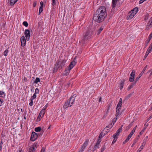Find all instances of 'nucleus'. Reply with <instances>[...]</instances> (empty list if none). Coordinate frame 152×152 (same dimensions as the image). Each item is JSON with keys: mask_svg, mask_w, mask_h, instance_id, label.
I'll use <instances>...</instances> for the list:
<instances>
[{"mask_svg": "<svg viewBox=\"0 0 152 152\" xmlns=\"http://www.w3.org/2000/svg\"><path fill=\"white\" fill-rule=\"evenodd\" d=\"M104 134H103V132H102L99 135V137L100 138H102L104 135Z\"/></svg>", "mask_w": 152, "mask_h": 152, "instance_id": "4c0bfd02", "label": "nucleus"}, {"mask_svg": "<svg viewBox=\"0 0 152 152\" xmlns=\"http://www.w3.org/2000/svg\"><path fill=\"white\" fill-rule=\"evenodd\" d=\"M119 102H122V99L121 98H120L119 100Z\"/></svg>", "mask_w": 152, "mask_h": 152, "instance_id": "bf43d9fd", "label": "nucleus"}, {"mask_svg": "<svg viewBox=\"0 0 152 152\" xmlns=\"http://www.w3.org/2000/svg\"><path fill=\"white\" fill-rule=\"evenodd\" d=\"M145 144V142H143L142 144L141 145L138 150L137 152H140L141 150L143 149V147L144 146Z\"/></svg>", "mask_w": 152, "mask_h": 152, "instance_id": "f3484780", "label": "nucleus"}, {"mask_svg": "<svg viewBox=\"0 0 152 152\" xmlns=\"http://www.w3.org/2000/svg\"><path fill=\"white\" fill-rule=\"evenodd\" d=\"M75 96H72L68 99L64 103L63 108L66 109L69 107L72 106L75 101Z\"/></svg>", "mask_w": 152, "mask_h": 152, "instance_id": "7ed1b4c3", "label": "nucleus"}, {"mask_svg": "<svg viewBox=\"0 0 152 152\" xmlns=\"http://www.w3.org/2000/svg\"><path fill=\"white\" fill-rule=\"evenodd\" d=\"M70 70H69V68L68 69L66 70L65 71L64 73L63 74V75H68L69 73V71Z\"/></svg>", "mask_w": 152, "mask_h": 152, "instance_id": "b1692460", "label": "nucleus"}, {"mask_svg": "<svg viewBox=\"0 0 152 152\" xmlns=\"http://www.w3.org/2000/svg\"><path fill=\"white\" fill-rule=\"evenodd\" d=\"M120 111H116V116L117 117L119 115Z\"/></svg>", "mask_w": 152, "mask_h": 152, "instance_id": "09e8293b", "label": "nucleus"}, {"mask_svg": "<svg viewBox=\"0 0 152 152\" xmlns=\"http://www.w3.org/2000/svg\"><path fill=\"white\" fill-rule=\"evenodd\" d=\"M138 11V8L137 7H136L134 8L132 10H131V11L135 13V14H136L137 12Z\"/></svg>", "mask_w": 152, "mask_h": 152, "instance_id": "4be33fe9", "label": "nucleus"}, {"mask_svg": "<svg viewBox=\"0 0 152 152\" xmlns=\"http://www.w3.org/2000/svg\"><path fill=\"white\" fill-rule=\"evenodd\" d=\"M30 100H31V102L29 103V105H30V106H32L33 105V100H32V99H30Z\"/></svg>", "mask_w": 152, "mask_h": 152, "instance_id": "c03bdc74", "label": "nucleus"}, {"mask_svg": "<svg viewBox=\"0 0 152 152\" xmlns=\"http://www.w3.org/2000/svg\"><path fill=\"white\" fill-rule=\"evenodd\" d=\"M89 142L88 140H87L85 142L83 145L82 146L81 148L79 150V152H82L84 151V149L88 145Z\"/></svg>", "mask_w": 152, "mask_h": 152, "instance_id": "39448f33", "label": "nucleus"}, {"mask_svg": "<svg viewBox=\"0 0 152 152\" xmlns=\"http://www.w3.org/2000/svg\"><path fill=\"white\" fill-rule=\"evenodd\" d=\"M118 134H117L116 133H115V134H114L113 135V138H117L118 137V136L119 135H117Z\"/></svg>", "mask_w": 152, "mask_h": 152, "instance_id": "f704fd0d", "label": "nucleus"}, {"mask_svg": "<svg viewBox=\"0 0 152 152\" xmlns=\"http://www.w3.org/2000/svg\"><path fill=\"white\" fill-rule=\"evenodd\" d=\"M122 127H120L119 129H118L117 130V132L116 133L118 134L117 135H119V133L121 131V130H122Z\"/></svg>", "mask_w": 152, "mask_h": 152, "instance_id": "c85d7f7f", "label": "nucleus"}, {"mask_svg": "<svg viewBox=\"0 0 152 152\" xmlns=\"http://www.w3.org/2000/svg\"><path fill=\"white\" fill-rule=\"evenodd\" d=\"M152 118V115H151L148 118V120H149L150 119H151Z\"/></svg>", "mask_w": 152, "mask_h": 152, "instance_id": "680f3d73", "label": "nucleus"}, {"mask_svg": "<svg viewBox=\"0 0 152 152\" xmlns=\"http://www.w3.org/2000/svg\"><path fill=\"white\" fill-rule=\"evenodd\" d=\"M130 139V138L127 137L126 139L125 140V142H127Z\"/></svg>", "mask_w": 152, "mask_h": 152, "instance_id": "4d7b16f0", "label": "nucleus"}, {"mask_svg": "<svg viewBox=\"0 0 152 152\" xmlns=\"http://www.w3.org/2000/svg\"><path fill=\"white\" fill-rule=\"evenodd\" d=\"M148 54L147 53H146L145 54V56L144 58V60H145L146 58L147 57L148 55Z\"/></svg>", "mask_w": 152, "mask_h": 152, "instance_id": "864d4df0", "label": "nucleus"}, {"mask_svg": "<svg viewBox=\"0 0 152 152\" xmlns=\"http://www.w3.org/2000/svg\"><path fill=\"white\" fill-rule=\"evenodd\" d=\"M135 15V13L131 11L129 13L128 16L131 19Z\"/></svg>", "mask_w": 152, "mask_h": 152, "instance_id": "dca6fc26", "label": "nucleus"}, {"mask_svg": "<svg viewBox=\"0 0 152 152\" xmlns=\"http://www.w3.org/2000/svg\"><path fill=\"white\" fill-rule=\"evenodd\" d=\"M152 49L151 48V46H149L148 48L147 51L146 52V53L149 54L152 51Z\"/></svg>", "mask_w": 152, "mask_h": 152, "instance_id": "393cba45", "label": "nucleus"}, {"mask_svg": "<svg viewBox=\"0 0 152 152\" xmlns=\"http://www.w3.org/2000/svg\"><path fill=\"white\" fill-rule=\"evenodd\" d=\"M43 4L42 2L41 1L40 3L39 8V14H40L42 11L43 10Z\"/></svg>", "mask_w": 152, "mask_h": 152, "instance_id": "4468645a", "label": "nucleus"}, {"mask_svg": "<svg viewBox=\"0 0 152 152\" xmlns=\"http://www.w3.org/2000/svg\"><path fill=\"white\" fill-rule=\"evenodd\" d=\"M41 129V128L40 127H36L35 128V131L36 132H39L40 131Z\"/></svg>", "mask_w": 152, "mask_h": 152, "instance_id": "bb28decb", "label": "nucleus"}, {"mask_svg": "<svg viewBox=\"0 0 152 152\" xmlns=\"http://www.w3.org/2000/svg\"><path fill=\"white\" fill-rule=\"evenodd\" d=\"M76 64V62L74 59L69 64L68 67L69 70L71 69Z\"/></svg>", "mask_w": 152, "mask_h": 152, "instance_id": "9b49d317", "label": "nucleus"}, {"mask_svg": "<svg viewBox=\"0 0 152 152\" xmlns=\"http://www.w3.org/2000/svg\"><path fill=\"white\" fill-rule=\"evenodd\" d=\"M137 142V141L136 140H135L134 141V142L133 143V144H132V145L131 146V147H133V146L134 145H135V144L136 143V142Z\"/></svg>", "mask_w": 152, "mask_h": 152, "instance_id": "8fccbe9b", "label": "nucleus"}, {"mask_svg": "<svg viewBox=\"0 0 152 152\" xmlns=\"http://www.w3.org/2000/svg\"><path fill=\"white\" fill-rule=\"evenodd\" d=\"M3 102V100L0 99V106H1L2 105V104Z\"/></svg>", "mask_w": 152, "mask_h": 152, "instance_id": "603ef678", "label": "nucleus"}, {"mask_svg": "<svg viewBox=\"0 0 152 152\" xmlns=\"http://www.w3.org/2000/svg\"><path fill=\"white\" fill-rule=\"evenodd\" d=\"M20 41L21 46L22 47L24 46L26 44V39L24 36H23L21 37Z\"/></svg>", "mask_w": 152, "mask_h": 152, "instance_id": "1a4fd4ad", "label": "nucleus"}, {"mask_svg": "<svg viewBox=\"0 0 152 152\" xmlns=\"http://www.w3.org/2000/svg\"><path fill=\"white\" fill-rule=\"evenodd\" d=\"M99 148V145L96 144L94 146V148H93V151H94L95 150L98 149Z\"/></svg>", "mask_w": 152, "mask_h": 152, "instance_id": "cd10ccee", "label": "nucleus"}, {"mask_svg": "<svg viewBox=\"0 0 152 152\" xmlns=\"http://www.w3.org/2000/svg\"><path fill=\"white\" fill-rule=\"evenodd\" d=\"M23 24L26 27H27L28 25V23L26 21H25L24 22H23Z\"/></svg>", "mask_w": 152, "mask_h": 152, "instance_id": "2f4dec72", "label": "nucleus"}, {"mask_svg": "<svg viewBox=\"0 0 152 152\" xmlns=\"http://www.w3.org/2000/svg\"><path fill=\"white\" fill-rule=\"evenodd\" d=\"M137 126H136L133 129L132 131L130 133V134L133 135V134H134V133L135 132V130L136 129Z\"/></svg>", "mask_w": 152, "mask_h": 152, "instance_id": "a878e982", "label": "nucleus"}, {"mask_svg": "<svg viewBox=\"0 0 152 152\" xmlns=\"http://www.w3.org/2000/svg\"><path fill=\"white\" fill-rule=\"evenodd\" d=\"M117 139V138H114L112 142V144H113V143H114L116 141Z\"/></svg>", "mask_w": 152, "mask_h": 152, "instance_id": "a18cd8bd", "label": "nucleus"}, {"mask_svg": "<svg viewBox=\"0 0 152 152\" xmlns=\"http://www.w3.org/2000/svg\"><path fill=\"white\" fill-rule=\"evenodd\" d=\"M39 90L37 88H36L35 89V92L34 94H38V93L39 92Z\"/></svg>", "mask_w": 152, "mask_h": 152, "instance_id": "a19ab883", "label": "nucleus"}, {"mask_svg": "<svg viewBox=\"0 0 152 152\" xmlns=\"http://www.w3.org/2000/svg\"><path fill=\"white\" fill-rule=\"evenodd\" d=\"M103 27H100V28L98 29V30L97 31V33L98 34H99L101 32L102 30L103 29Z\"/></svg>", "mask_w": 152, "mask_h": 152, "instance_id": "c756f323", "label": "nucleus"}, {"mask_svg": "<svg viewBox=\"0 0 152 152\" xmlns=\"http://www.w3.org/2000/svg\"><path fill=\"white\" fill-rule=\"evenodd\" d=\"M118 0H112V7H115L116 4Z\"/></svg>", "mask_w": 152, "mask_h": 152, "instance_id": "6ab92c4d", "label": "nucleus"}, {"mask_svg": "<svg viewBox=\"0 0 152 152\" xmlns=\"http://www.w3.org/2000/svg\"><path fill=\"white\" fill-rule=\"evenodd\" d=\"M105 149V145H103L101 148V152H103Z\"/></svg>", "mask_w": 152, "mask_h": 152, "instance_id": "c9c22d12", "label": "nucleus"}, {"mask_svg": "<svg viewBox=\"0 0 152 152\" xmlns=\"http://www.w3.org/2000/svg\"><path fill=\"white\" fill-rule=\"evenodd\" d=\"M151 38L148 37V39H147V40H148L149 41H150V40L151 39Z\"/></svg>", "mask_w": 152, "mask_h": 152, "instance_id": "e2e57ef3", "label": "nucleus"}, {"mask_svg": "<svg viewBox=\"0 0 152 152\" xmlns=\"http://www.w3.org/2000/svg\"><path fill=\"white\" fill-rule=\"evenodd\" d=\"M37 143H34L29 148V152H34L35 149V147L36 146Z\"/></svg>", "mask_w": 152, "mask_h": 152, "instance_id": "f8f14e48", "label": "nucleus"}, {"mask_svg": "<svg viewBox=\"0 0 152 152\" xmlns=\"http://www.w3.org/2000/svg\"><path fill=\"white\" fill-rule=\"evenodd\" d=\"M132 135H131V134H129V135L127 137H128L129 138H130L131 137H132Z\"/></svg>", "mask_w": 152, "mask_h": 152, "instance_id": "13d9d810", "label": "nucleus"}, {"mask_svg": "<svg viewBox=\"0 0 152 152\" xmlns=\"http://www.w3.org/2000/svg\"><path fill=\"white\" fill-rule=\"evenodd\" d=\"M122 104V102H119L118 103L117 105V106H118V107L120 106V107H121Z\"/></svg>", "mask_w": 152, "mask_h": 152, "instance_id": "de8ad7c7", "label": "nucleus"}, {"mask_svg": "<svg viewBox=\"0 0 152 152\" xmlns=\"http://www.w3.org/2000/svg\"><path fill=\"white\" fill-rule=\"evenodd\" d=\"M149 37L152 38V32H151L149 36Z\"/></svg>", "mask_w": 152, "mask_h": 152, "instance_id": "052dcab7", "label": "nucleus"}, {"mask_svg": "<svg viewBox=\"0 0 152 152\" xmlns=\"http://www.w3.org/2000/svg\"><path fill=\"white\" fill-rule=\"evenodd\" d=\"M52 4L53 6L55 5L56 4V2L55 0H52Z\"/></svg>", "mask_w": 152, "mask_h": 152, "instance_id": "ea45409f", "label": "nucleus"}, {"mask_svg": "<svg viewBox=\"0 0 152 152\" xmlns=\"http://www.w3.org/2000/svg\"><path fill=\"white\" fill-rule=\"evenodd\" d=\"M133 93V92L132 93H131L130 94H129L126 97V99H128L129 98L130 96H131L132 95V94Z\"/></svg>", "mask_w": 152, "mask_h": 152, "instance_id": "e433bc0d", "label": "nucleus"}, {"mask_svg": "<svg viewBox=\"0 0 152 152\" xmlns=\"http://www.w3.org/2000/svg\"><path fill=\"white\" fill-rule=\"evenodd\" d=\"M66 60H58L55 65V68L56 69H61L63 67H64Z\"/></svg>", "mask_w": 152, "mask_h": 152, "instance_id": "20e7f679", "label": "nucleus"}, {"mask_svg": "<svg viewBox=\"0 0 152 152\" xmlns=\"http://www.w3.org/2000/svg\"><path fill=\"white\" fill-rule=\"evenodd\" d=\"M145 20H147L148 19V14H146V15H145Z\"/></svg>", "mask_w": 152, "mask_h": 152, "instance_id": "49530a36", "label": "nucleus"}, {"mask_svg": "<svg viewBox=\"0 0 152 152\" xmlns=\"http://www.w3.org/2000/svg\"><path fill=\"white\" fill-rule=\"evenodd\" d=\"M121 107H120V106L119 107L117 106L116 111L120 112V110H121Z\"/></svg>", "mask_w": 152, "mask_h": 152, "instance_id": "58836bf2", "label": "nucleus"}, {"mask_svg": "<svg viewBox=\"0 0 152 152\" xmlns=\"http://www.w3.org/2000/svg\"><path fill=\"white\" fill-rule=\"evenodd\" d=\"M101 141V139H98L96 144L99 145V144L100 143Z\"/></svg>", "mask_w": 152, "mask_h": 152, "instance_id": "79ce46f5", "label": "nucleus"}, {"mask_svg": "<svg viewBox=\"0 0 152 152\" xmlns=\"http://www.w3.org/2000/svg\"><path fill=\"white\" fill-rule=\"evenodd\" d=\"M148 137L147 136H146L144 139L143 140V142H145V143L146 141H147V139H148Z\"/></svg>", "mask_w": 152, "mask_h": 152, "instance_id": "3c124183", "label": "nucleus"}, {"mask_svg": "<svg viewBox=\"0 0 152 152\" xmlns=\"http://www.w3.org/2000/svg\"><path fill=\"white\" fill-rule=\"evenodd\" d=\"M45 150L43 148H42L41 150V152H44Z\"/></svg>", "mask_w": 152, "mask_h": 152, "instance_id": "0e129e2a", "label": "nucleus"}, {"mask_svg": "<svg viewBox=\"0 0 152 152\" xmlns=\"http://www.w3.org/2000/svg\"><path fill=\"white\" fill-rule=\"evenodd\" d=\"M109 107H108L107 108V113H108L109 111Z\"/></svg>", "mask_w": 152, "mask_h": 152, "instance_id": "69168bd1", "label": "nucleus"}, {"mask_svg": "<svg viewBox=\"0 0 152 152\" xmlns=\"http://www.w3.org/2000/svg\"><path fill=\"white\" fill-rule=\"evenodd\" d=\"M136 81L135 80V82L132 83L131 85H130L128 87L127 89L128 90H130L136 84Z\"/></svg>", "mask_w": 152, "mask_h": 152, "instance_id": "a211bd4d", "label": "nucleus"}, {"mask_svg": "<svg viewBox=\"0 0 152 152\" xmlns=\"http://www.w3.org/2000/svg\"><path fill=\"white\" fill-rule=\"evenodd\" d=\"M135 71L134 70H132L131 73L130 75L129 80L130 82H133L134 80V77L135 75Z\"/></svg>", "mask_w": 152, "mask_h": 152, "instance_id": "6e6552de", "label": "nucleus"}, {"mask_svg": "<svg viewBox=\"0 0 152 152\" xmlns=\"http://www.w3.org/2000/svg\"><path fill=\"white\" fill-rule=\"evenodd\" d=\"M24 34L27 40L28 41L29 40L30 34L29 30L27 29H26L24 32Z\"/></svg>", "mask_w": 152, "mask_h": 152, "instance_id": "0eeeda50", "label": "nucleus"}, {"mask_svg": "<svg viewBox=\"0 0 152 152\" xmlns=\"http://www.w3.org/2000/svg\"><path fill=\"white\" fill-rule=\"evenodd\" d=\"M37 134L35 132H33L30 137L31 140L32 141H35L37 138Z\"/></svg>", "mask_w": 152, "mask_h": 152, "instance_id": "423d86ee", "label": "nucleus"}, {"mask_svg": "<svg viewBox=\"0 0 152 152\" xmlns=\"http://www.w3.org/2000/svg\"><path fill=\"white\" fill-rule=\"evenodd\" d=\"M37 97L36 95L35 94H34L33 96L31 97V99L33 100L36 98Z\"/></svg>", "mask_w": 152, "mask_h": 152, "instance_id": "473e14b6", "label": "nucleus"}, {"mask_svg": "<svg viewBox=\"0 0 152 152\" xmlns=\"http://www.w3.org/2000/svg\"><path fill=\"white\" fill-rule=\"evenodd\" d=\"M8 50L7 49L4 52V55L5 56H7V53H8Z\"/></svg>", "mask_w": 152, "mask_h": 152, "instance_id": "72a5a7b5", "label": "nucleus"}, {"mask_svg": "<svg viewBox=\"0 0 152 152\" xmlns=\"http://www.w3.org/2000/svg\"><path fill=\"white\" fill-rule=\"evenodd\" d=\"M151 22L149 21L147 25V28L148 29H149L152 27V24H151Z\"/></svg>", "mask_w": 152, "mask_h": 152, "instance_id": "412c9836", "label": "nucleus"}, {"mask_svg": "<svg viewBox=\"0 0 152 152\" xmlns=\"http://www.w3.org/2000/svg\"><path fill=\"white\" fill-rule=\"evenodd\" d=\"M106 10L104 6L100 7L94 15L93 19L98 22L103 21L107 16Z\"/></svg>", "mask_w": 152, "mask_h": 152, "instance_id": "f257e3e1", "label": "nucleus"}, {"mask_svg": "<svg viewBox=\"0 0 152 152\" xmlns=\"http://www.w3.org/2000/svg\"><path fill=\"white\" fill-rule=\"evenodd\" d=\"M147 67V66L146 65V66H145L144 68H143V70L142 71L141 73L139 75V76L136 77V78L135 79V80L136 81V82H137V80H139V79L142 76V75L143 74V73H144L145 71V70L146 69V68Z\"/></svg>", "mask_w": 152, "mask_h": 152, "instance_id": "9d476101", "label": "nucleus"}, {"mask_svg": "<svg viewBox=\"0 0 152 152\" xmlns=\"http://www.w3.org/2000/svg\"><path fill=\"white\" fill-rule=\"evenodd\" d=\"M150 41H148V40H147L146 41H145V47H146L148 43Z\"/></svg>", "mask_w": 152, "mask_h": 152, "instance_id": "37998d69", "label": "nucleus"}, {"mask_svg": "<svg viewBox=\"0 0 152 152\" xmlns=\"http://www.w3.org/2000/svg\"><path fill=\"white\" fill-rule=\"evenodd\" d=\"M125 81V80H124L123 81H121L120 84V89L121 90L123 88V86H124V82Z\"/></svg>", "mask_w": 152, "mask_h": 152, "instance_id": "aec40b11", "label": "nucleus"}, {"mask_svg": "<svg viewBox=\"0 0 152 152\" xmlns=\"http://www.w3.org/2000/svg\"><path fill=\"white\" fill-rule=\"evenodd\" d=\"M102 101V98L101 97L100 98L99 100V102H101Z\"/></svg>", "mask_w": 152, "mask_h": 152, "instance_id": "774afa93", "label": "nucleus"}, {"mask_svg": "<svg viewBox=\"0 0 152 152\" xmlns=\"http://www.w3.org/2000/svg\"><path fill=\"white\" fill-rule=\"evenodd\" d=\"M2 150V147L1 144L0 145V151H1Z\"/></svg>", "mask_w": 152, "mask_h": 152, "instance_id": "338daca9", "label": "nucleus"}, {"mask_svg": "<svg viewBox=\"0 0 152 152\" xmlns=\"http://www.w3.org/2000/svg\"><path fill=\"white\" fill-rule=\"evenodd\" d=\"M92 34V31L91 29H88L84 32L83 34V37L81 40L80 41L83 44L85 43L87 39L90 38Z\"/></svg>", "mask_w": 152, "mask_h": 152, "instance_id": "f03ea898", "label": "nucleus"}, {"mask_svg": "<svg viewBox=\"0 0 152 152\" xmlns=\"http://www.w3.org/2000/svg\"><path fill=\"white\" fill-rule=\"evenodd\" d=\"M5 94L4 92L0 91V97H4L5 96Z\"/></svg>", "mask_w": 152, "mask_h": 152, "instance_id": "5701e85b", "label": "nucleus"}, {"mask_svg": "<svg viewBox=\"0 0 152 152\" xmlns=\"http://www.w3.org/2000/svg\"><path fill=\"white\" fill-rule=\"evenodd\" d=\"M45 110H42L41 111H40V113H39V120H40V119L39 117H40L41 118H42L43 117L44 115L45 114Z\"/></svg>", "mask_w": 152, "mask_h": 152, "instance_id": "ddd939ff", "label": "nucleus"}, {"mask_svg": "<svg viewBox=\"0 0 152 152\" xmlns=\"http://www.w3.org/2000/svg\"><path fill=\"white\" fill-rule=\"evenodd\" d=\"M40 79L38 77H37L34 81V83H37L38 82H40Z\"/></svg>", "mask_w": 152, "mask_h": 152, "instance_id": "7c9ffc66", "label": "nucleus"}, {"mask_svg": "<svg viewBox=\"0 0 152 152\" xmlns=\"http://www.w3.org/2000/svg\"><path fill=\"white\" fill-rule=\"evenodd\" d=\"M145 129H142L140 133V135H142Z\"/></svg>", "mask_w": 152, "mask_h": 152, "instance_id": "5fc2aeb1", "label": "nucleus"}, {"mask_svg": "<svg viewBox=\"0 0 152 152\" xmlns=\"http://www.w3.org/2000/svg\"><path fill=\"white\" fill-rule=\"evenodd\" d=\"M47 107V105H45L43 108V109H42V110H45L46 109V108Z\"/></svg>", "mask_w": 152, "mask_h": 152, "instance_id": "6e6d98bb", "label": "nucleus"}, {"mask_svg": "<svg viewBox=\"0 0 152 152\" xmlns=\"http://www.w3.org/2000/svg\"><path fill=\"white\" fill-rule=\"evenodd\" d=\"M18 0H8L9 4L11 6L13 5Z\"/></svg>", "mask_w": 152, "mask_h": 152, "instance_id": "2eb2a0df", "label": "nucleus"}]
</instances>
